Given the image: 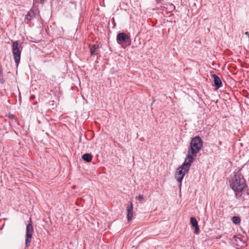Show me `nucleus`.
<instances>
[{"instance_id":"a211bd4d","label":"nucleus","mask_w":249,"mask_h":249,"mask_svg":"<svg viewBox=\"0 0 249 249\" xmlns=\"http://www.w3.org/2000/svg\"><path fill=\"white\" fill-rule=\"evenodd\" d=\"M36 98V96L35 95H32L30 97V101H32L33 100H34V99Z\"/></svg>"},{"instance_id":"39448f33","label":"nucleus","mask_w":249,"mask_h":249,"mask_svg":"<svg viewBox=\"0 0 249 249\" xmlns=\"http://www.w3.org/2000/svg\"><path fill=\"white\" fill-rule=\"evenodd\" d=\"M196 158V157L187 153L184 162L180 167L183 168L185 171L188 172L192 163L194 162Z\"/></svg>"},{"instance_id":"2eb2a0df","label":"nucleus","mask_w":249,"mask_h":249,"mask_svg":"<svg viewBox=\"0 0 249 249\" xmlns=\"http://www.w3.org/2000/svg\"><path fill=\"white\" fill-rule=\"evenodd\" d=\"M233 238L235 242H236V245H238V244H237L238 240H239L241 241V239H240V237H239V235H235L233 236Z\"/></svg>"},{"instance_id":"0eeeda50","label":"nucleus","mask_w":249,"mask_h":249,"mask_svg":"<svg viewBox=\"0 0 249 249\" xmlns=\"http://www.w3.org/2000/svg\"><path fill=\"white\" fill-rule=\"evenodd\" d=\"M36 12L33 9H31L25 16L24 21L28 24H30L31 21L36 17Z\"/></svg>"},{"instance_id":"20e7f679","label":"nucleus","mask_w":249,"mask_h":249,"mask_svg":"<svg viewBox=\"0 0 249 249\" xmlns=\"http://www.w3.org/2000/svg\"><path fill=\"white\" fill-rule=\"evenodd\" d=\"M116 40L118 44H121L123 43L127 44L128 45L131 44V41L130 36L126 33L122 32L117 34Z\"/></svg>"},{"instance_id":"4468645a","label":"nucleus","mask_w":249,"mask_h":249,"mask_svg":"<svg viewBox=\"0 0 249 249\" xmlns=\"http://www.w3.org/2000/svg\"><path fill=\"white\" fill-rule=\"evenodd\" d=\"M5 82V80L3 78V68L1 66H0V83L3 84Z\"/></svg>"},{"instance_id":"423d86ee","label":"nucleus","mask_w":249,"mask_h":249,"mask_svg":"<svg viewBox=\"0 0 249 249\" xmlns=\"http://www.w3.org/2000/svg\"><path fill=\"white\" fill-rule=\"evenodd\" d=\"M187 172H188L185 171L184 169L181 167L178 168L175 174V178L178 182L180 183V185L181 184V182L184 177L185 174Z\"/></svg>"},{"instance_id":"f8f14e48","label":"nucleus","mask_w":249,"mask_h":249,"mask_svg":"<svg viewBox=\"0 0 249 249\" xmlns=\"http://www.w3.org/2000/svg\"><path fill=\"white\" fill-rule=\"evenodd\" d=\"M92 155L91 153H85L82 156V159L87 162H89L92 159Z\"/></svg>"},{"instance_id":"7ed1b4c3","label":"nucleus","mask_w":249,"mask_h":249,"mask_svg":"<svg viewBox=\"0 0 249 249\" xmlns=\"http://www.w3.org/2000/svg\"><path fill=\"white\" fill-rule=\"evenodd\" d=\"M33 232L34 228L32 224V219L30 218L29 223L27 224L26 228L25 249L28 248L30 246Z\"/></svg>"},{"instance_id":"6e6552de","label":"nucleus","mask_w":249,"mask_h":249,"mask_svg":"<svg viewBox=\"0 0 249 249\" xmlns=\"http://www.w3.org/2000/svg\"><path fill=\"white\" fill-rule=\"evenodd\" d=\"M133 204L132 202H130L129 204L126 206L127 218L128 221L132 220L133 216Z\"/></svg>"},{"instance_id":"f3484780","label":"nucleus","mask_w":249,"mask_h":249,"mask_svg":"<svg viewBox=\"0 0 249 249\" xmlns=\"http://www.w3.org/2000/svg\"><path fill=\"white\" fill-rule=\"evenodd\" d=\"M8 118L10 119H13L15 117L14 115L12 114L9 113L8 116Z\"/></svg>"},{"instance_id":"4be33fe9","label":"nucleus","mask_w":249,"mask_h":249,"mask_svg":"<svg viewBox=\"0 0 249 249\" xmlns=\"http://www.w3.org/2000/svg\"><path fill=\"white\" fill-rule=\"evenodd\" d=\"M36 104H37V102H34V103H33V104L34 105H36Z\"/></svg>"},{"instance_id":"aec40b11","label":"nucleus","mask_w":249,"mask_h":249,"mask_svg":"<svg viewBox=\"0 0 249 249\" xmlns=\"http://www.w3.org/2000/svg\"><path fill=\"white\" fill-rule=\"evenodd\" d=\"M245 34L247 36V38L249 39V33L248 32H246L245 33Z\"/></svg>"},{"instance_id":"ddd939ff","label":"nucleus","mask_w":249,"mask_h":249,"mask_svg":"<svg viewBox=\"0 0 249 249\" xmlns=\"http://www.w3.org/2000/svg\"><path fill=\"white\" fill-rule=\"evenodd\" d=\"M241 220L240 217L238 216H234L231 218V221L235 225L239 224L241 222Z\"/></svg>"},{"instance_id":"9b49d317","label":"nucleus","mask_w":249,"mask_h":249,"mask_svg":"<svg viewBox=\"0 0 249 249\" xmlns=\"http://www.w3.org/2000/svg\"><path fill=\"white\" fill-rule=\"evenodd\" d=\"M90 54L92 55L96 53V52L99 49L100 47L98 44H94L92 45H89Z\"/></svg>"},{"instance_id":"9d476101","label":"nucleus","mask_w":249,"mask_h":249,"mask_svg":"<svg viewBox=\"0 0 249 249\" xmlns=\"http://www.w3.org/2000/svg\"><path fill=\"white\" fill-rule=\"evenodd\" d=\"M190 223L191 224L192 226L195 228V233L196 234H198L200 232V230L198 227V222L195 217H191Z\"/></svg>"},{"instance_id":"6ab92c4d","label":"nucleus","mask_w":249,"mask_h":249,"mask_svg":"<svg viewBox=\"0 0 249 249\" xmlns=\"http://www.w3.org/2000/svg\"><path fill=\"white\" fill-rule=\"evenodd\" d=\"M163 0H155L157 4L160 3L162 2Z\"/></svg>"},{"instance_id":"f257e3e1","label":"nucleus","mask_w":249,"mask_h":249,"mask_svg":"<svg viewBox=\"0 0 249 249\" xmlns=\"http://www.w3.org/2000/svg\"><path fill=\"white\" fill-rule=\"evenodd\" d=\"M203 142L200 137L197 136L192 138L187 153L196 157L197 154L203 147Z\"/></svg>"},{"instance_id":"1a4fd4ad","label":"nucleus","mask_w":249,"mask_h":249,"mask_svg":"<svg viewBox=\"0 0 249 249\" xmlns=\"http://www.w3.org/2000/svg\"><path fill=\"white\" fill-rule=\"evenodd\" d=\"M212 77L213 78L214 86L216 89H217L221 88L222 86V83L219 77L216 74H213L212 75Z\"/></svg>"},{"instance_id":"f03ea898","label":"nucleus","mask_w":249,"mask_h":249,"mask_svg":"<svg viewBox=\"0 0 249 249\" xmlns=\"http://www.w3.org/2000/svg\"><path fill=\"white\" fill-rule=\"evenodd\" d=\"M22 49V46L21 45L19 44L18 41H12V51L14 60L17 67L20 62Z\"/></svg>"},{"instance_id":"412c9836","label":"nucleus","mask_w":249,"mask_h":249,"mask_svg":"<svg viewBox=\"0 0 249 249\" xmlns=\"http://www.w3.org/2000/svg\"><path fill=\"white\" fill-rule=\"evenodd\" d=\"M45 0H40V3H44V1Z\"/></svg>"},{"instance_id":"dca6fc26","label":"nucleus","mask_w":249,"mask_h":249,"mask_svg":"<svg viewBox=\"0 0 249 249\" xmlns=\"http://www.w3.org/2000/svg\"><path fill=\"white\" fill-rule=\"evenodd\" d=\"M136 199L137 200L141 201L143 199V196L141 195H139L138 196L136 197Z\"/></svg>"}]
</instances>
